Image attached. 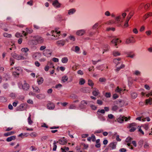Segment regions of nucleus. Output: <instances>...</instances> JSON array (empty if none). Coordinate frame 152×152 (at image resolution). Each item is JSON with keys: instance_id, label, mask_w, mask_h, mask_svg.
I'll return each mask as SVG.
<instances>
[{"instance_id": "f257e3e1", "label": "nucleus", "mask_w": 152, "mask_h": 152, "mask_svg": "<svg viewBox=\"0 0 152 152\" xmlns=\"http://www.w3.org/2000/svg\"><path fill=\"white\" fill-rule=\"evenodd\" d=\"M126 15V14L125 12L122 13L121 15H119L116 17H115V15L113 14H110V15H111L112 17L115 18V20L117 22V23L119 25V26H120L121 24L123 22Z\"/></svg>"}, {"instance_id": "f03ea898", "label": "nucleus", "mask_w": 152, "mask_h": 152, "mask_svg": "<svg viewBox=\"0 0 152 152\" xmlns=\"http://www.w3.org/2000/svg\"><path fill=\"white\" fill-rule=\"evenodd\" d=\"M135 124L134 123V131L136 129H137V130L138 132H139V134L142 135H144V132L143 131L142 129L141 128L142 126H138L137 127V128H136V127L135 126Z\"/></svg>"}, {"instance_id": "7ed1b4c3", "label": "nucleus", "mask_w": 152, "mask_h": 152, "mask_svg": "<svg viewBox=\"0 0 152 152\" xmlns=\"http://www.w3.org/2000/svg\"><path fill=\"white\" fill-rule=\"evenodd\" d=\"M45 48H40L41 50L43 51V54L45 56H48L49 54L50 55L52 53L51 51H49L48 49H45Z\"/></svg>"}, {"instance_id": "20e7f679", "label": "nucleus", "mask_w": 152, "mask_h": 152, "mask_svg": "<svg viewBox=\"0 0 152 152\" xmlns=\"http://www.w3.org/2000/svg\"><path fill=\"white\" fill-rule=\"evenodd\" d=\"M130 117H129L128 118L127 117L123 116V117H120L117 119V121L120 123H122L124 120H125V121H127L128 120L130 119Z\"/></svg>"}, {"instance_id": "39448f33", "label": "nucleus", "mask_w": 152, "mask_h": 152, "mask_svg": "<svg viewBox=\"0 0 152 152\" xmlns=\"http://www.w3.org/2000/svg\"><path fill=\"white\" fill-rule=\"evenodd\" d=\"M115 103L117 104L119 107H122L124 106L125 101L124 100L120 99L116 101Z\"/></svg>"}, {"instance_id": "423d86ee", "label": "nucleus", "mask_w": 152, "mask_h": 152, "mask_svg": "<svg viewBox=\"0 0 152 152\" xmlns=\"http://www.w3.org/2000/svg\"><path fill=\"white\" fill-rule=\"evenodd\" d=\"M121 42L118 38H114L111 41L112 44L114 45V46H116L118 44H119Z\"/></svg>"}, {"instance_id": "0eeeda50", "label": "nucleus", "mask_w": 152, "mask_h": 152, "mask_svg": "<svg viewBox=\"0 0 152 152\" xmlns=\"http://www.w3.org/2000/svg\"><path fill=\"white\" fill-rule=\"evenodd\" d=\"M52 4L56 8H59L61 6V4L57 0H54L53 1Z\"/></svg>"}, {"instance_id": "6e6552de", "label": "nucleus", "mask_w": 152, "mask_h": 152, "mask_svg": "<svg viewBox=\"0 0 152 152\" xmlns=\"http://www.w3.org/2000/svg\"><path fill=\"white\" fill-rule=\"evenodd\" d=\"M13 57L17 59V60H21V59H26V58L21 56L18 55L16 54H15L13 55Z\"/></svg>"}, {"instance_id": "1a4fd4ad", "label": "nucleus", "mask_w": 152, "mask_h": 152, "mask_svg": "<svg viewBox=\"0 0 152 152\" xmlns=\"http://www.w3.org/2000/svg\"><path fill=\"white\" fill-rule=\"evenodd\" d=\"M87 104V102L83 100L81 102L80 104V107L81 109L85 108L86 105Z\"/></svg>"}, {"instance_id": "9d476101", "label": "nucleus", "mask_w": 152, "mask_h": 152, "mask_svg": "<svg viewBox=\"0 0 152 152\" xmlns=\"http://www.w3.org/2000/svg\"><path fill=\"white\" fill-rule=\"evenodd\" d=\"M85 32V31L84 29L78 30L76 32V34L78 36H82Z\"/></svg>"}, {"instance_id": "9b49d317", "label": "nucleus", "mask_w": 152, "mask_h": 152, "mask_svg": "<svg viewBox=\"0 0 152 152\" xmlns=\"http://www.w3.org/2000/svg\"><path fill=\"white\" fill-rule=\"evenodd\" d=\"M132 16L131 15H128L127 17V19L126 20L125 23L124 24V26L125 27H126L128 26V21L131 18Z\"/></svg>"}, {"instance_id": "f8f14e48", "label": "nucleus", "mask_w": 152, "mask_h": 152, "mask_svg": "<svg viewBox=\"0 0 152 152\" xmlns=\"http://www.w3.org/2000/svg\"><path fill=\"white\" fill-rule=\"evenodd\" d=\"M22 86L23 89L25 90H27L28 89L29 86L26 83H24L22 84Z\"/></svg>"}, {"instance_id": "ddd939ff", "label": "nucleus", "mask_w": 152, "mask_h": 152, "mask_svg": "<svg viewBox=\"0 0 152 152\" xmlns=\"http://www.w3.org/2000/svg\"><path fill=\"white\" fill-rule=\"evenodd\" d=\"M29 44L32 45H36L38 44V41L36 38L35 39L30 40L29 42Z\"/></svg>"}, {"instance_id": "4468645a", "label": "nucleus", "mask_w": 152, "mask_h": 152, "mask_svg": "<svg viewBox=\"0 0 152 152\" xmlns=\"http://www.w3.org/2000/svg\"><path fill=\"white\" fill-rule=\"evenodd\" d=\"M26 32L25 33V32L24 31H23V35L25 36H26L27 34L28 33H31L32 32V30L31 29H30L28 28H26Z\"/></svg>"}, {"instance_id": "2eb2a0df", "label": "nucleus", "mask_w": 152, "mask_h": 152, "mask_svg": "<svg viewBox=\"0 0 152 152\" xmlns=\"http://www.w3.org/2000/svg\"><path fill=\"white\" fill-rule=\"evenodd\" d=\"M100 94L99 90L96 88H94V90L92 92L93 94L95 96L98 95Z\"/></svg>"}, {"instance_id": "dca6fc26", "label": "nucleus", "mask_w": 152, "mask_h": 152, "mask_svg": "<svg viewBox=\"0 0 152 152\" xmlns=\"http://www.w3.org/2000/svg\"><path fill=\"white\" fill-rule=\"evenodd\" d=\"M145 102L146 105H147L148 104H152V98H150L149 99H146Z\"/></svg>"}, {"instance_id": "f3484780", "label": "nucleus", "mask_w": 152, "mask_h": 152, "mask_svg": "<svg viewBox=\"0 0 152 152\" xmlns=\"http://www.w3.org/2000/svg\"><path fill=\"white\" fill-rule=\"evenodd\" d=\"M65 42L63 40L58 41L57 42V44L59 47L63 46Z\"/></svg>"}, {"instance_id": "a211bd4d", "label": "nucleus", "mask_w": 152, "mask_h": 152, "mask_svg": "<svg viewBox=\"0 0 152 152\" xmlns=\"http://www.w3.org/2000/svg\"><path fill=\"white\" fill-rule=\"evenodd\" d=\"M58 142L60 144L64 145L67 143V141L66 140L61 139L58 140Z\"/></svg>"}, {"instance_id": "6ab92c4d", "label": "nucleus", "mask_w": 152, "mask_h": 152, "mask_svg": "<svg viewBox=\"0 0 152 152\" xmlns=\"http://www.w3.org/2000/svg\"><path fill=\"white\" fill-rule=\"evenodd\" d=\"M36 39L37 41H38V43H40L42 42L43 41V39L41 37L38 36L36 37Z\"/></svg>"}, {"instance_id": "aec40b11", "label": "nucleus", "mask_w": 152, "mask_h": 152, "mask_svg": "<svg viewBox=\"0 0 152 152\" xmlns=\"http://www.w3.org/2000/svg\"><path fill=\"white\" fill-rule=\"evenodd\" d=\"M132 140V138L129 137H128L126 139V141L127 143H128L127 145L128 146L130 145Z\"/></svg>"}, {"instance_id": "412c9836", "label": "nucleus", "mask_w": 152, "mask_h": 152, "mask_svg": "<svg viewBox=\"0 0 152 152\" xmlns=\"http://www.w3.org/2000/svg\"><path fill=\"white\" fill-rule=\"evenodd\" d=\"M76 11L75 9L72 8L69 10H68V14L69 15L73 14Z\"/></svg>"}, {"instance_id": "4be33fe9", "label": "nucleus", "mask_w": 152, "mask_h": 152, "mask_svg": "<svg viewBox=\"0 0 152 152\" xmlns=\"http://www.w3.org/2000/svg\"><path fill=\"white\" fill-rule=\"evenodd\" d=\"M116 145V142H112L109 145V146L112 148V149H115Z\"/></svg>"}, {"instance_id": "5701e85b", "label": "nucleus", "mask_w": 152, "mask_h": 152, "mask_svg": "<svg viewBox=\"0 0 152 152\" xmlns=\"http://www.w3.org/2000/svg\"><path fill=\"white\" fill-rule=\"evenodd\" d=\"M15 139V136H13L8 137L7 139V142H10L12 140H14Z\"/></svg>"}, {"instance_id": "b1692460", "label": "nucleus", "mask_w": 152, "mask_h": 152, "mask_svg": "<svg viewBox=\"0 0 152 152\" xmlns=\"http://www.w3.org/2000/svg\"><path fill=\"white\" fill-rule=\"evenodd\" d=\"M68 61V59L67 57L63 58L61 59V61L63 63H66Z\"/></svg>"}, {"instance_id": "393cba45", "label": "nucleus", "mask_w": 152, "mask_h": 152, "mask_svg": "<svg viewBox=\"0 0 152 152\" xmlns=\"http://www.w3.org/2000/svg\"><path fill=\"white\" fill-rule=\"evenodd\" d=\"M133 124L132 123L130 124H129V126L128 128L130 129L129 131L130 132H132L133 131Z\"/></svg>"}, {"instance_id": "a878e982", "label": "nucleus", "mask_w": 152, "mask_h": 152, "mask_svg": "<svg viewBox=\"0 0 152 152\" xmlns=\"http://www.w3.org/2000/svg\"><path fill=\"white\" fill-rule=\"evenodd\" d=\"M100 113H101L102 114H104L105 113V110H104L103 109L102 110H99L97 112V114L98 115H99Z\"/></svg>"}, {"instance_id": "bb28decb", "label": "nucleus", "mask_w": 152, "mask_h": 152, "mask_svg": "<svg viewBox=\"0 0 152 152\" xmlns=\"http://www.w3.org/2000/svg\"><path fill=\"white\" fill-rule=\"evenodd\" d=\"M55 32V31L54 30H52L51 32V33L52 34L51 35V37L50 38L51 39H57V38H56V37L53 34Z\"/></svg>"}, {"instance_id": "cd10ccee", "label": "nucleus", "mask_w": 152, "mask_h": 152, "mask_svg": "<svg viewBox=\"0 0 152 152\" xmlns=\"http://www.w3.org/2000/svg\"><path fill=\"white\" fill-rule=\"evenodd\" d=\"M28 122L29 124L31 125L33 123V121L31 119V115H29V116L28 118Z\"/></svg>"}, {"instance_id": "c85d7f7f", "label": "nucleus", "mask_w": 152, "mask_h": 152, "mask_svg": "<svg viewBox=\"0 0 152 152\" xmlns=\"http://www.w3.org/2000/svg\"><path fill=\"white\" fill-rule=\"evenodd\" d=\"M68 80V77L66 76H64L62 77V81L63 82H65L67 81Z\"/></svg>"}, {"instance_id": "c756f323", "label": "nucleus", "mask_w": 152, "mask_h": 152, "mask_svg": "<svg viewBox=\"0 0 152 152\" xmlns=\"http://www.w3.org/2000/svg\"><path fill=\"white\" fill-rule=\"evenodd\" d=\"M99 80L100 82L105 83L106 81V79L104 77H101L99 78Z\"/></svg>"}, {"instance_id": "7c9ffc66", "label": "nucleus", "mask_w": 152, "mask_h": 152, "mask_svg": "<svg viewBox=\"0 0 152 152\" xmlns=\"http://www.w3.org/2000/svg\"><path fill=\"white\" fill-rule=\"evenodd\" d=\"M15 132L14 131H11L10 132H8L6 133H5L4 135L5 136H7L9 135L12 134L14 133Z\"/></svg>"}, {"instance_id": "2f4dec72", "label": "nucleus", "mask_w": 152, "mask_h": 152, "mask_svg": "<svg viewBox=\"0 0 152 152\" xmlns=\"http://www.w3.org/2000/svg\"><path fill=\"white\" fill-rule=\"evenodd\" d=\"M32 88L34 92L37 93L39 92L40 91V89L38 87H33Z\"/></svg>"}, {"instance_id": "473e14b6", "label": "nucleus", "mask_w": 152, "mask_h": 152, "mask_svg": "<svg viewBox=\"0 0 152 152\" xmlns=\"http://www.w3.org/2000/svg\"><path fill=\"white\" fill-rule=\"evenodd\" d=\"M18 72L14 71L13 72V75L15 77H18L19 75Z\"/></svg>"}, {"instance_id": "72a5a7b5", "label": "nucleus", "mask_w": 152, "mask_h": 152, "mask_svg": "<svg viewBox=\"0 0 152 152\" xmlns=\"http://www.w3.org/2000/svg\"><path fill=\"white\" fill-rule=\"evenodd\" d=\"M113 54L115 56H119L120 55V53L117 51H114L113 53Z\"/></svg>"}, {"instance_id": "f704fd0d", "label": "nucleus", "mask_w": 152, "mask_h": 152, "mask_svg": "<svg viewBox=\"0 0 152 152\" xmlns=\"http://www.w3.org/2000/svg\"><path fill=\"white\" fill-rule=\"evenodd\" d=\"M4 37L8 38L11 37L12 35L11 34H7L6 33H5L3 34Z\"/></svg>"}, {"instance_id": "c9c22d12", "label": "nucleus", "mask_w": 152, "mask_h": 152, "mask_svg": "<svg viewBox=\"0 0 152 152\" xmlns=\"http://www.w3.org/2000/svg\"><path fill=\"white\" fill-rule=\"evenodd\" d=\"M144 6V8L145 10H147L150 7V4H147L145 5L144 4H142Z\"/></svg>"}, {"instance_id": "e433bc0d", "label": "nucleus", "mask_w": 152, "mask_h": 152, "mask_svg": "<svg viewBox=\"0 0 152 152\" xmlns=\"http://www.w3.org/2000/svg\"><path fill=\"white\" fill-rule=\"evenodd\" d=\"M121 60V58H118L117 59H115L113 60V62L115 64H116V65H118V64L119 63L118 62L119 61Z\"/></svg>"}, {"instance_id": "4c0bfd02", "label": "nucleus", "mask_w": 152, "mask_h": 152, "mask_svg": "<svg viewBox=\"0 0 152 152\" xmlns=\"http://www.w3.org/2000/svg\"><path fill=\"white\" fill-rule=\"evenodd\" d=\"M122 90L121 88H119L118 87H117L116 89L115 90V91L117 93H121V91Z\"/></svg>"}, {"instance_id": "58836bf2", "label": "nucleus", "mask_w": 152, "mask_h": 152, "mask_svg": "<svg viewBox=\"0 0 152 152\" xmlns=\"http://www.w3.org/2000/svg\"><path fill=\"white\" fill-rule=\"evenodd\" d=\"M85 83V80L83 78H81L80 79L79 82V84L81 85H83Z\"/></svg>"}, {"instance_id": "ea45409f", "label": "nucleus", "mask_w": 152, "mask_h": 152, "mask_svg": "<svg viewBox=\"0 0 152 152\" xmlns=\"http://www.w3.org/2000/svg\"><path fill=\"white\" fill-rule=\"evenodd\" d=\"M28 48H22L21 49V51L22 52L26 53L28 51Z\"/></svg>"}, {"instance_id": "a19ab883", "label": "nucleus", "mask_w": 152, "mask_h": 152, "mask_svg": "<svg viewBox=\"0 0 152 152\" xmlns=\"http://www.w3.org/2000/svg\"><path fill=\"white\" fill-rule=\"evenodd\" d=\"M118 106H117L115 105H114L112 107V110L113 111H116L118 109Z\"/></svg>"}, {"instance_id": "79ce46f5", "label": "nucleus", "mask_w": 152, "mask_h": 152, "mask_svg": "<svg viewBox=\"0 0 152 152\" xmlns=\"http://www.w3.org/2000/svg\"><path fill=\"white\" fill-rule=\"evenodd\" d=\"M37 82L39 84H40L43 83V78L41 77L39 80H38Z\"/></svg>"}, {"instance_id": "37998d69", "label": "nucleus", "mask_w": 152, "mask_h": 152, "mask_svg": "<svg viewBox=\"0 0 152 152\" xmlns=\"http://www.w3.org/2000/svg\"><path fill=\"white\" fill-rule=\"evenodd\" d=\"M75 108L76 107L74 105L71 104L70 105L69 108L70 109H75Z\"/></svg>"}, {"instance_id": "c03bdc74", "label": "nucleus", "mask_w": 152, "mask_h": 152, "mask_svg": "<svg viewBox=\"0 0 152 152\" xmlns=\"http://www.w3.org/2000/svg\"><path fill=\"white\" fill-rule=\"evenodd\" d=\"M88 85L91 86H93L94 85V83H93L92 80H88Z\"/></svg>"}, {"instance_id": "a18cd8bd", "label": "nucleus", "mask_w": 152, "mask_h": 152, "mask_svg": "<svg viewBox=\"0 0 152 152\" xmlns=\"http://www.w3.org/2000/svg\"><path fill=\"white\" fill-rule=\"evenodd\" d=\"M95 31H89L88 32L89 34V36L90 37H91L94 34H95Z\"/></svg>"}, {"instance_id": "49530a36", "label": "nucleus", "mask_w": 152, "mask_h": 152, "mask_svg": "<svg viewBox=\"0 0 152 152\" xmlns=\"http://www.w3.org/2000/svg\"><path fill=\"white\" fill-rule=\"evenodd\" d=\"M142 127H143L145 129L147 130L148 128V125L145 124L141 126Z\"/></svg>"}, {"instance_id": "de8ad7c7", "label": "nucleus", "mask_w": 152, "mask_h": 152, "mask_svg": "<svg viewBox=\"0 0 152 152\" xmlns=\"http://www.w3.org/2000/svg\"><path fill=\"white\" fill-rule=\"evenodd\" d=\"M104 15L107 16H109L110 15V13L108 11H106L104 12Z\"/></svg>"}, {"instance_id": "09e8293b", "label": "nucleus", "mask_w": 152, "mask_h": 152, "mask_svg": "<svg viewBox=\"0 0 152 152\" xmlns=\"http://www.w3.org/2000/svg\"><path fill=\"white\" fill-rule=\"evenodd\" d=\"M128 81L129 82V83L132 84V77H128Z\"/></svg>"}, {"instance_id": "8fccbe9b", "label": "nucleus", "mask_w": 152, "mask_h": 152, "mask_svg": "<svg viewBox=\"0 0 152 152\" xmlns=\"http://www.w3.org/2000/svg\"><path fill=\"white\" fill-rule=\"evenodd\" d=\"M132 39L131 38L127 39L126 41V44H128L132 42Z\"/></svg>"}, {"instance_id": "3c124183", "label": "nucleus", "mask_w": 152, "mask_h": 152, "mask_svg": "<svg viewBox=\"0 0 152 152\" xmlns=\"http://www.w3.org/2000/svg\"><path fill=\"white\" fill-rule=\"evenodd\" d=\"M110 30H111L113 31H114L115 30V28H107V31H110Z\"/></svg>"}, {"instance_id": "603ef678", "label": "nucleus", "mask_w": 152, "mask_h": 152, "mask_svg": "<svg viewBox=\"0 0 152 152\" xmlns=\"http://www.w3.org/2000/svg\"><path fill=\"white\" fill-rule=\"evenodd\" d=\"M90 107L91 109L94 110H96L97 108V107L96 106L93 104L91 105Z\"/></svg>"}, {"instance_id": "864d4df0", "label": "nucleus", "mask_w": 152, "mask_h": 152, "mask_svg": "<svg viewBox=\"0 0 152 152\" xmlns=\"http://www.w3.org/2000/svg\"><path fill=\"white\" fill-rule=\"evenodd\" d=\"M98 23H96L92 27V28L93 29H95L98 26Z\"/></svg>"}, {"instance_id": "5fc2aeb1", "label": "nucleus", "mask_w": 152, "mask_h": 152, "mask_svg": "<svg viewBox=\"0 0 152 152\" xmlns=\"http://www.w3.org/2000/svg\"><path fill=\"white\" fill-rule=\"evenodd\" d=\"M54 147L53 148V151H55L57 148V145H56V142L55 141L53 143Z\"/></svg>"}, {"instance_id": "6e6d98bb", "label": "nucleus", "mask_w": 152, "mask_h": 152, "mask_svg": "<svg viewBox=\"0 0 152 152\" xmlns=\"http://www.w3.org/2000/svg\"><path fill=\"white\" fill-rule=\"evenodd\" d=\"M124 66H125L124 65L122 64L120 67H118L116 69V70L119 71L120 69L123 68H124Z\"/></svg>"}, {"instance_id": "4d7b16f0", "label": "nucleus", "mask_w": 152, "mask_h": 152, "mask_svg": "<svg viewBox=\"0 0 152 152\" xmlns=\"http://www.w3.org/2000/svg\"><path fill=\"white\" fill-rule=\"evenodd\" d=\"M144 147L145 148L148 149L149 148L148 144L147 143H145L144 145Z\"/></svg>"}, {"instance_id": "13d9d810", "label": "nucleus", "mask_w": 152, "mask_h": 152, "mask_svg": "<svg viewBox=\"0 0 152 152\" xmlns=\"http://www.w3.org/2000/svg\"><path fill=\"white\" fill-rule=\"evenodd\" d=\"M20 69L21 68L19 67H17L15 68V71L18 72H19Z\"/></svg>"}, {"instance_id": "bf43d9fd", "label": "nucleus", "mask_w": 152, "mask_h": 152, "mask_svg": "<svg viewBox=\"0 0 152 152\" xmlns=\"http://www.w3.org/2000/svg\"><path fill=\"white\" fill-rule=\"evenodd\" d=\"M91 139L92 141L93 142L95 141V140H96L95 136L93 134H92L91 135Z\"/></svg>"}, {"instance_id": "052dcab7", "label": "nucleus", "mask_w": 152, "mask_h": 152, "mask_svg": "<svg viewBox=\"0 0 152 152\" xmlns=\"http://www.w3.org/2000/svg\"><path fill=\"white\" fill-rule=\"evenodd\" d=\"M51 104H50L48 105V109H53L54 107V106L53 105H52V106H50Z\"/></svg>"}, {"instance_id": "680f3d73", "label": "nucleus", "mask_w": 152, "mask_h": 152, "mask_svg": "<svg viewBox=\"0 0 152 152\" xmlns=\"http://www.w3.org/2000/svg\"><path fill=\"white\" fill-rule=\"evenodd\" d=\"M97 102L98 104L100 105H102L103 103L102 101L100 100H98Z\"/></svg>"}, {"instance_id": "e2e57ef3", "label": "nucleus", "mask_w": 152, "mask_h": 152, "mask_svg": "<svg viewBox=\"0 0 152 152\" xmlns=\"http://www.w3.org/2000/svg\"><path fill=\"white\" fill-rule=\"evenodd\" d=\"M134 74L137 75H140V72L138 71H136L134 72Z\"/></svg>"}, {"instance_id": "0e129e2a", "label": "nucleus", "mask_w": 152, "mask_h": 152, "mask_svg": "<svg viewBox=\"0 0 152 152\" xmlns=\"http://www.w3.org/2000/svg\"><path fill=\"white\" fill-rule=\"evenodd\" d=\"M27 102L29 104H33V100L30 99L28 100Z\"/></svg>"}, {"instance_id": "69168bd1", "label": "nucleus", "mask_w": 152, "mask_h": 152, "mask_svg": "<svg viewBox=\"0 0 152 152\" xmlns=\"http://www.w3.org/2000/svg\"><path fill=\"white\" fill-rule=\"evenodd\" d=\"M108 117L109 119H112L114 118V116L112 114H109Z\"/></svg>"}, {"instance_id": "338daca9", "label": "nucleus", "mask_w": 152, "mask_h": 152, "mask_svg": "<svg viewBox=\"0 0 152 152\" xmlns=\"http://www.w3.org/2000/svg\"><path fill=\"white\" fill-rule=\"evenodd\" d=\"M52 89L51 88H50L47 91V93L48 94H51L52 93Z\"/></svg>"}, {"instance_id": "774afa93", "label": "nucleus", "mask_w": 152, "mask_h": 152, "mask_svg": "<svg viewBox=\"0 0 152 152\" xmlns=\"http://www.w3.org/2000/svg\"><path fill=\"white\" fill-rule=\"evenodd\" d=\"M77 73L78 74L80 75H82L83 74V72L81 70H79L77 72Z\"/></svg>"}]
</instances>
